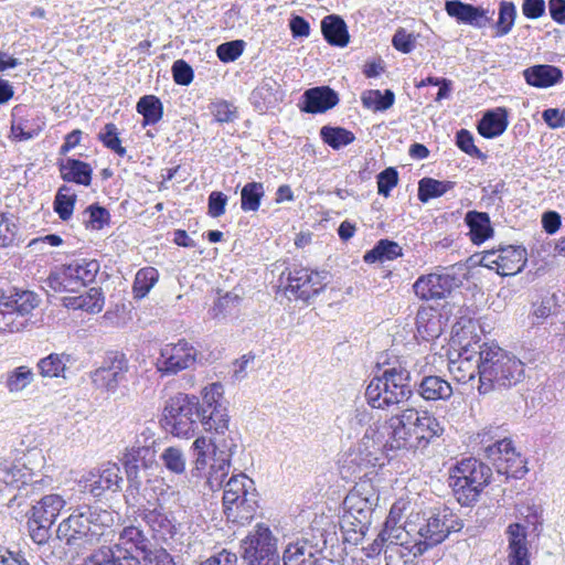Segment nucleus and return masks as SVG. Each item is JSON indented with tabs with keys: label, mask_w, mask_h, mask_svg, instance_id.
I'll list each match as a JSON object with an SVG mask.
<instances>
[{
	"label": "nucleus",
	"mask_w": 565,
	"mask_h": 565,
	"mask_svg": "<svg viewBox=\"0 0 565 565\" xmlns=\"http://www.w3.org/2000/svg\"><path fill=\"white\" fill-rule=\"evenodd\" d=\"M478 351L463 349L460 363L475 360L479 375L478 392L482 395L503 392L516 386L524 379V364L502 348L483 343Z\"/></svg>",
	"instance_id": "nucleus-1"
},
{
	"label": "nucleus",
	"mask_w": 565,
	"mask_h": 565,
	"mask_svg": "<svg viewBox=\"0 0 565 565\" xmlns=\"http://www.w3.org/2000/svg\"><path fill=\"white\" fill-rule=\"evenodd\" d=\"M57 526L56 537L70 551L82 554L90 550L114 523L113 513L96 505L82 504L71 509Z\"/></svg>",
	"instance_id": "nucleus-2"
},
{
	"label": "nucleus",
	"mask_w": 565,
	"mask_h": 565,
	"mask_svg": "<svg viewBox=\"0 0 565 565\" xmlns=\"http://www.w3.org/2000/svg\"><path fill=\"white\" fill-rule=\"evenodd\" d=\"M416 520H409L412 536L404 541L405 548L399 551L401 557H418L428 550L441 544L450 533L459 532L463 527L462 520L448 507L435 508L425 512L419 524V513Z\"/></svg>",
	"instance_id": "nucleus-3"
},
{
	"label": "nucleus",
	"mask_w": 565,
	"mask_h": 565,
	"mask_svg": "<svg viewBox=\"0 0 565 565\" xmlns=\"http://www.w3.org/2000/svg\"><path fill=\"white\" fill-rule=\"evenodd\" d=\"M492 478L491 468L475 457L463 458L449 469L448 484L462 507L476 504Z\"/></svg>",
	"instance_id": "nucleus-4"
},
{
	"label": "nucleus",
	"mask_w": 565,
	"mask_h": 565,
	"mask_svg": "<svg viewBox=\"0 0 565 565\" xmlns=\"http://www.w3.org/2000/svg\"><path fill=\"white\" fill-rule=\"evenodd\" d=\"M39 296L26 289H0V332H20L31 324L29 316L39 306Z\"/></svg>",
	"instance_id": "nucleus-5"
},
{
	"label": "nucleus",
	"mask_w": 565,
	"mask_h": 565,
	"mask_svg": "<svg viewBox=\"0 0 565 565\" xmlns=\"http://www.w3.org/2000/svg\"><path fill=\"white\" fill-rule=\"evenodd\" d=\"M163 428L175 437L189 438L200 426V399L179 393L167 402L161 419Z\"/></svg>",
	"instance_id": "nucleus-6"
},
{
	"label": "nucleus",
	"mask_w": 565,
	"mask_h": 565,
	"mask_svg": "<svg viewBox=\"0 0 565 565\" xmlns=\"http://www.w3.org/2000/svg\"><path fill=\"white\" fill-rule=\"evenodd\" d=\"M223 488V507L227 519L239 523L252 520L257 509L254 481L245 473H238L232 476Z\"/></svg>",
	"instance_id": "nucleus-7"
},
{
	"label": "nucleus",
	"mask_w": 565,
	"mask_h": 565,
	"mask_svg": "<svg viewBox=\"0 0 565 565\" xmlns=\"http://www.w3.org/2000/svg\"><path fill=\"white\" fill-rule=\"evenodd\" d=\"M278 539L270 527L257 523L241 542V555L246 565H281Z\"/></svg>",
	"instance_id": "nucleus-8"
},
{
	"label": "nucleus",
	"mask_w": 565,
	"mask_h": 565,
	"mask_svg": "<svg viewBox=\"0 0 565 565\" xmlns=\"http://www.w3.org/2000/svg\"><path fill=\"white\" fill-rule=\"evenodd\" d=\"M136 372L127 355L118 350L106 352L102 365L90 372L92 383L107 393H116Z\"/></svg>",
	"instance_id": "nucleus-9"
},
{
	"label": "nucleus",
	"mask_w": 565,
	"mask_h": 565,
	"mask_svg": "<svg viewBox=\"0 0 565 565\" xmlns=\"http://www.w3.org/2000/svg\"><path fill=\"white\" fill-rule=\"evenodd\" d=\"M222 395L223 386L220 383H213L202 391L200 425L206 431L224 433V430H228L230 416L227 408L220 403Z\"/></svg>",
	"instance_id": "nucleus-10"
},
{
	"label": "nucleus",
	"mask_w": 565,
	"mask_h": 565,
	"mask_svg": "<svg viewBox=\"0 0 565 565\" xmlns=\"http://www.w3.org/2000/svg\"><path fill=\"white\" fill-rule=\"evenodd\" d=\"M198 350L186 340L168 343L160 350L156 367L161 375H175L192 367L198 361Z\"/></svg>",
	"instance_id": "nucleus-11"
},
{
	"label": "nucleus",
	"mask_w": 565,
	"mask_h": 565,
	"mask_svg": "<svg viewBox=\"0 0 565 565\" xmlns=\"http://www.w3.org/2000/svg\"><path fill=\"white\" fill-rule=\"evenodd\" d=\"M327 279V271H313L303 267H295L287 273L285 290L297 299L309 301L326 288Z\"/></svg>",
	"instance_id": "nucleus-12"
},
{
	"label": "nucleus",
	"mask_w": 565,
	"mask_h": 565,
	"mask_svg": "<svg viewBox=\"0 0 565 565\" xmlns=\"http://www.w3.org/2000/svg\"><path fill=\"white\" fill-rule=\"evenodd\" d=\"M459 286L455 275L431 273L423 275L413 285L415 295L422 300H440L447 298Z\"/></svg>",
	"instance_id": "nucleus-13"
},
{
	"label": "nucleus",
	"mask_w": 565,
	"mask_h": 565,
	"mask_svg": "<svg viewBox=\"0 0 565 565\" xmlns=\"http://www.w3.org/2000/svg\"><path fill=\"white\" fill-rule=\"evenodd\" d=\"M402 508L398 504H393L390 510L388 516L384 523V527L379 533L377 539L374 541V544L385 545V553L388 551L399 553V551H404L405 545L404 541L408 540V536H412L409 530V520L405 522V524L397 525L401 519Z\"/></svg>",
	"instance_id": "nucleus-14"
},
{
	"label": "nucleus",
	"mask_w": 565,
	"mask_h": 565,
	"mask_svg": "<svg viewBox=\"0 0 565 565\" xmlns=\"http://www.w3.org/2000/svg\"><path fill=\"white\" fill-rule=\"evenodd\" d=\"M84 488L95 498L102 497L106 491L121 490L122 477L117 463L107 462L87 473Z\"/></svg>",
	"instance_id": "nucleus-15"
},
{
	"label": "nucleus",
	"mask_w": 565,
	"mask_h": 565,
	"mask_svg": "<svg viewBox=\"0 0 565 565\" xmlns=\"http://www.w3.org/2000/svg\"><path fill=\"white\" fill-rule=\"evenodd\" d=\"M407 408L402 411L399 414L391 416L386 422L385 426L390 430L388 438L384 445L386 450H412L418 449L417 440H414L415 433L413 425H408L406 418H408Z\"/></svg>",
	"instance_id": "nucleus-16"
},
{
	"label": "nucleus",
	"mask_w": 565,
	"mask_h": 565,
	"mask_svg": "<svg viewBox=\"0 0 565 565\" xmlns=\"http://www.w3.org/2000/svg\"><path fill=\"white\" fill-rule=\"evenodd\" d=\"M407 411L409 416L406 422L408 425H413L414 440H417L418 449L426 448L444 434V426L427 411L419 412L415 408H407Z\"/></svg>",
	"instance_id": "nucleus-17"
},
{
	"label": "nucleus",
	"mask_w": 565,
	"mask_h": 565,
	"mask_svg": "<svg viewBox=\"0 0 565 565\" xmlns=\"http://www.w3.org/2000/svg\"><path fill=\"white\" fill-rule=\"evenodd\" d=\"M121 546L130 545L139 555L142 561L148 564L159 555L160 552H164L166 548L159 546L156 541H152L147 534L136 525L125 526L119 534V543Z\"/></svg>",
	"instance_id": "nucleus-18"
},
{
	"label": "nucleus",
	"mask_w": 565,
	"mask_h": 565,
	"mask_svg": "<svg viewBox=\"0 0 565 565\" xmlns=\"http://www.w3.org/2000/svg\"><path fill=\"white\" fill-rule=\"evenodd\" d=\"M321 550L307 539L289 543L280 557L281 565H321Z\"/></svg>",
	"instance_id": "nucleus-19"
},
{
	"label": "nucleus",
	"mask_w": 565,
	"mask_h": 565,
	"mask_svg": "<svg viewBox=\"0 0 565 565\" xmlns=\"http://www.w3.org/2000/svg\"><path fill=\"white\" fill-rule=\"evenodd\" d=\"M299 104L300 110L307 114H322L337 106L339 96L329 86H317L305 90Z\"/></svg>",
	"instance_id": "nucleus-20"
},
{
	"label": "nucleus",
	"mask_w": 565,
	"mask_h": 565,
	"mask_svg": "<svg viewBox=\"0 0 565 565\" xmlns=\"http://www.w3.org/2000/svg\"><path fill=\"white\" fill-rule=\"evenodd\" d=\"M139 515L153 533L171 536L175 534L172 512L167 511L158 499L153 503L148 501V504L140 509Z\"/></svg>",
	"instance_id": "nucleus-21"
},
{
	"label": "nucleus",
	"mask_w": 565,
	"mask_h": 565,
	"mask_svg": "<svg viewBox=\"0 0 565 565\" xmlns=\"http://www.w3.org/2000/svg\"><path fill=\"white\" fill-rule=\"evenodd\" d=\"M83 565H141V563L128 548L114 544L99 547L85 559Z\"/></svg>",
	"instance_id": "nucleus-22"
},
{
	"label": "nucleus",
	"mask_w": 565,
	"mask_h": 565,
	"mask_svg": "<svg viewBox=\"0 0 565 565\" xmlns=\"http://www.w3.org/2000/svg\"><path fill=\"white\" fill-rule=\"evenodd\" d=\"M445 10L448 15L455 18L459 23L476 28H483L490 21V18L486 15V10L460 0L446 1Z\"/></svg>",
	"instance_id": "nucleus-23"
},
{
	"label": "nucleus",
	"mask_w": 565,
	"mask_h": 565,
	"mask_svg": "<svg viewBox=\"0 0 565 565\" xmlns=\"http://www.w3.org/2000/svg\"><path fill=\"white\" fill-rule=\"evenodd\" d=\"M480 444L483 446L484 457L498 468L499 462H503L507 457L514 456L515 448L511 439L504 437L501 439H494L491 430H483L478 434Z\"/></svg>",
	"instance_id": "nucleus-24"
},
{
	"label": "nucleus",
	"mask_w": 565,
	"mask_h": 565,
	"mask_svg": "<svg viewBox=\"0 0 565 565\" xmlns=\"http://www.w3.org/2000/svg\"><path fill=\"white\" fill-rule=\"evenodd\" d=\"M365 398L367 404L376 409H390L399 404L387 386V379H383L382 375L375 376L370 381L365 390Z\"/></svg>",
	"instance_id": "nucleus-25"
},
{
	"label": "nucleus",
	"mask_w": 565,
	"mask_h": 565,
	"mask_svg": "<svg viewBox=\"0 0 565 565\" xmlns=\"http://www.w3.org/2000/svg\"><path fill=\"white\" fill-rule=\"evenodd\" d=\"M416 393L427 402L447 401L452 395V386L437 375H426L415 386Z\"/></svg>",
	"instance_id": "nucleus-26"
},
{
	"label": "nucleus",
	"mask_w": 565,
	"mask_h": 565,
	"mask_svg": "<svg viewBox=\"0 0 565 565\" xmlns=\"http://www.w3.org/2000/svg\"><path fill=\"white\" fill-rule=\"evenodd\" d=\"M99 268V263L96 259L86 258L74 259L63 267L64 275L73 280L78 290L95 280Z\"/></svg>",
	"instance_id": "nucleus-27"
},
{
	"label": "nucleus",
	"mask_w": 565,
	"mask_h": 565,
	"mask_svg": "<svg viewBox=\"0 0 565 565\" xmlns=\"http://www.w3.org/2000/svg\"><path fill=\"white\" fill-rule=\"evenodd\" d=\"M383 379H387V386L397 398L398 403H403L413 395L411 385V372L402 365L385 369L382 374Z\"/></svg>",
	"instance_id": "nucleus-28"
},
{
	"label": "nucleus",
	"mask_w": 565,
	"mask_h": 565,
	"mask_svg": "<svg viewBox=\"0 0 565 565\" xmlns=\"http://www.w3.org/2000/svg\"><path fill=\"white\" fill-rule=\"evenodd\" d=\"M499 249V268L501 276H512L520 273L526 264V250L522 246L509 245Z\"/></svg>",
	"instance_id": "nucleus-29"
},
{
	"label": "nucleus",
	"mask_w": 565,
	"mask_h": 565,
	"mask_svg": "<svg viewBox=\"0 0 565 565\" xmlns=\"http://www.w3.org/2000/svg\"><path fill=\"white\" fill-rule=\"evenodd\" d=\"M526 83L539 88L551 87L563 79L561 68L548 64L530 66L523 71Z\"/></svg>",
	"instance_id": "nucleus-30"
},
{
	"label": "nucleus",
	"mask_w": 565,
	"mask_h": 565,
	"mask_svg": "<svg viewBox=\"0 0 565 565\" xmlns=\"http://www.w3.org/2000/svg\"><path fill=\"white\" fill-rule=\"evenodd\" d=\"M508 125L507 109L498 107L483 114L482 118L478 121L477 129L482 137L492 139L501 136L505 131Z\"/></svg>",
	"instance_id": "nucleus-31"
},
{
	"label": "nucleus",
	"mask_w": 565,
	"mask_h": 565,
	"mask_svg": "<svg viewBox=\"0 0 565 565\" xmlns=\"http://www.w3.org/2000/svg\"><path fill=\"white\" fill-rule=\"evenodd\" d=\"M65 505L66 501L62 495L46 494L32 505L31 516L46 524H53Z\"/></svg>",
	"instance_id": "nucleus-32"
},
{
	"label": "nucleus",
	"mask_w": 565,
	"mask_h": 565,
	"mask_svg": "<svg viewBox=\"0 0 565 565\" xmlns=\"http://www.w3.org/2000/svg\"><path fill=\"white\" fill-rule=\"evenodd\" d=\"M58 170L61 178L66 182H74L85 186H88L92 182V167L78 159L66 158L58 163Z\"/></svg>",
	"instance_id": "nucleus-33"
},
{
	"label": "nucleus",
	"mask_w": 565,
	"mask_h": 565,
	"mask_svg": "<svg viewBox=\"0 0 565 565\" xmlns=\"http://www.w3.org/2000/svg\"><path fill=\"white\" fill-rule=\"evenodd\" d=\"M284 97L280 84L273 77H264L262 83L252 92L250 99L259 110L266 109Z\"/></svg>",
	"instance_id": "nucleus-34"
},
{
	"label": "nucleus",
	"mask_w": 565,
	"mask_h": 565,
	"mask_svg": "<svg viewBox=\"0 0 565 565\" xmlns=\"http://www.w3.org/2000/svg\"><path fill=\"white\" fill-rule=\"evenodd\" d=\"M321 32L330 45L344 47L349 43L348 26L340 15L330 14L324 17L321 21Z\"/></svg>",
	"instance_id": "nucleus-35"
},
{
	"label": "nucleus",
	"mask_w": 565,
	"mask_h": 565,
	"mask_svg": "<svg viewBox=\"0 0 565 565\" xmlns=\"http://www.w3.org/2000/svg\"><path fill=\"white\" fill-rule=\"evenodd\" d=\"M75 360L67 353H51L39 360L36 369L39 374L44 379L63 377L66 379L65 372L67 364Z\"/></svg>",
	"instance_id": "nucleus-36"
},
{
	"label": "nucleus",
	"mask_w": 565,
	"mask_h": 565,
	"mask_svg": "<svg viewBox=\"0 0 565 565\" xmlns=\"http://www.w3.org/2000/svg\"><path fill=\"white\" fill-rule=\"evenodd\" d=\"M564 299V292H553L543 297L540 301L534 302L531 310V317L533 318L532 324L540 326L547 320V318L557 316Z\"/></svg>",
	"instance_id": "nucleus-37"
},
{
	"label": "nucleus",
	"mask_w": 565,
	"mask_h": 565,
	"mask_svg": "<svg viewBox=\"0 0 565 565\" xmlns=\"http://www.w3.org/2000/svg\"><path fill=\"white\" fill-rule=\"evenodd\" d=\"M465 223L469 227V235L475 244L483 243L493 234L489 214L486 212H467Z\"/></svg>",
	"instance_id": "nucleus-38"
},
{
	"label": "nucleus",
	"mask_w": 565,
	"mask_h": 565,
	"mask_svg": "<svg viewBox=\"0 0 565 565\" xmlns=\"http://www.w3.org/2000/svg\"><path fill=\"white\" fill-rule=\"evenodd\" d=\"M156 454L154 447L134 441L125 449L121 460L135 463L142 469H150L156 463Z\"/></svg>",
	"instance_id": "nucleus-39"
},
{
	"label": "nucleus",
	"mask_w": 565,
	"mask_h": 565,
	"mask_svg": "<svg viewBox=\"0 0 565 565\" xmlns=\"http://www.w3.org/2000/svg\"><path fill=\"white\" fill-rule=\"evenodd\" d=\"M210 448H212V459H224L226 463L231 465L232 457L237 449L236 439L230 431L214 433L213 437L207 440Z\"/></svg>",
	"instance_id": "nucleus-40"
},
{
	"label": "nucleus",
	"mask_w": 565,
	"mask_h": 565,
	"mask_svg": "<svg viewBox=\"0 0 565 565\" xmlns=\"http://www.w3.org/2000/svg\"><path fill=\"white\" fill-rule=\"evenodd\" d=\"M136 110L142 116V127L156 125L163 116V104L154 95H145L137 102Z\"/></svg>",
	"instance_id": "nucleus-41"
},
{
	"label": "nucleus",
	"mask_w": 565,
	"mask_h": 565,
	"mask_svg": "<svg viewBox=\"0 0 565 565\" xmlns=\"http://www.w3.org/2000/svg\"><path fill=\"white\" fill-rule=\"evenodd\" d=\"M192 448L194 450V461L188 480L190 483L196 486L203 477L206 478L204 470L207 465L206 458L210 450V444H207V439L205 437H199L192 444Z\"/></svg>",
	"instance_id": "nucleus-42"
},
{
	"label": "nucleus",
	"mask_w": 565,
	"mask_h": 565,
	"mask_svg": "<svg viewBox=\"0 0 565 565\" xmlns=\"http://www.w3.org/2000/svg\"><path fill=\"white\" fill-rule=\"evenodd\" d=\"M379 497L374 493L367 495L366 491H364V486L355 487L344 499V508L345 510L359 512L364 510L369 511L370 514H373L374 507Z\"/></svg>",
	"instance_id": "nucleus-43"
},
{
	"label": "nucleus",
	"mask_w": 565,
	"mask_h": 565,
	"mask_svg": "<svg viewBox=\"0 0 565 565\" xmlns=\"http://www.w3.org/2000/svg\"><path fill=\"white\" fill-rule=\"evenodd\" d=\"M399 256H402V247L394 241L383 238L364 254L363 259L367 264H374L376 262L393 260Z\"/></svg>",
	"instance_id": "nucleus-44"
},
{
	"label": "nucleus",
	"mask_w": 565,
	"mask_h": 565,
	"mask_svg": "<svg viewBox=\"0 0 565 565\" xmlns=\"http://www.w3.org/2000/svg\"><path fill=\"white\" fill-rule=\"evenodd\" d=\"M43 486V479L33 480L31 473L28 472L26 477L22 478L20 483L17 484V492L9 500L8 507L11 508L14 503L20 507L25 499H32L34 501L35 497L41 494Z\"/></svg>",
	"instance_id": "nucleus-45"
},
{
	"label": "nucleus",
	"mask_w": 565,
	"mask_h": 565,
	"mask_svg": "<svg viewBox=\"0 0 565 565\" xmlns=\"http://www.w3.org/2000/svg\"><path fill=\"white\" fill-rule=\"evenodd\" d=\"M455 186L454 181H439L433 178H423L418 182V200L427 203L431 199L440 198Z\"/></svg>",
	"instance_id": "nucleus-46"
},
{
	"label": "nucleus",
	"mask_w": 565,
	"mask_h": 565,
	"mask_svg": "<svg viewBox=\"0 0 565 565\" xmlns=\"http://www.w3.org/2000/svg\"><path fill=\"white\" fill-rule=\"evenodd\" d=\"M76 199V194L70 186L63 184L58 188L54 198L53 210L62 221H67L73 215Z\"/></svg>",
	"instance_id": "nucleus-47"
},
{
	"label": "nucleus",
	"mask_w": 565,
	"mask_h": 565,
	"mask_svg": "<svg viewBox=\"0 0 565 565\" xmlns=\"http://www.w3.org/2000/svg\"><path fill=\"white\" fill-rule=\"evenodd\" d=\"M320 137L332 149H340L354 141L355 136L352 131L342 127L323 126L320 129Z\"/></svg>",
	"instance_id": "nucleus-48"
},
{
	"label": "nucleus",
	"mask_w": 565,
	"mask_h": 565,
	"mask_svg": "<svg viewBox=\"0 0 565 565\" xmlns=\"http://www.w3.org/2000/svg\"><path fill=\"white\" fill-rule=\"evenodd\" d=\"M361 99L364 107L374 111H384L393 106L395 95L391 89H385L384 93L370 89L363 93Z\"/></svg>",
	"instance_id": "nucleus-49"
},
{
	"label": "nucleus",
	"mask_w": 565,
	"mask_h": 565,
	"mask_svg": "<svg viewBox=\"0 0 565 565\" xmlns=\"http://www.w3.org/2000/svg\"><path fill=\"white\" fill-rule=\"evenodd\" d=\"M265 195L264 185L260 182L246 183L241 191V209L244 212H255L259 209Z\"/></svg>",
	"instance_id": "nucleus-50"
},
{
	"label": "nucleus",
	"mask_w": 565,
	"mask_h": 565,
	"mask_svg": "<svg viewBox=\"0 0 565 565\" xmlns=\"http://www.w3.org/2000/svg\"><path fill=\"white\" fill-rule=\"evenodd\" d=\"M163 467L173 475H183L186 469V456L175 446L167 447L160 455Z\"/></svg>",
	"instance_id": "nucleus-51"
},
{
	"label": "nucleus",
	"mask_w": 565,
	"mask_h": 565,
	"mask_svg": "<svg viewBox=\"0 0 565 565\" xmlns=\"http://www.w3.org/2000/svg\"><path fill=\"white\" fill-rule=\"evenodd\" d=\"M159 279V273L153 267H145L137 271L132 290L135 298H145L151 288L157 284Z\"/></svg>",
	"instance_id": "nucleus-52"
},
{
	"label": "nucleus",
	"mask_w": 565,
	"mask_h": 565,
	"mask_svg": "<svg viewBox=\"0 0 565 565\" xmlns=\"http://www.w3.org/2000/svg\"><path fill=\"white\" fill-rule=\"evenodd\" d=\"M18 217L11 213L0 212V247H9L18 241Z\"/></svg>",
	"instance_id": "nucleus-53"
},
{
	"label": "nucleus",
	"mask_w": 565,
	"mask_h": 565,
	"mask_svg": "<svg viewBox=\"0 0 565 565\" xmlns=\"http://www.w3.org/2000/svg\"><path fill=\"white\" fill-rule=\"evenodd\" d=\"M35 374L25 365L12 370L7 375L6 386L10 393L23 391L34 380Z\"/></svg>",
	"instance_id": "nucleus-54"
},
{
	"label": "nucleus",
	"mask_w": 565,
	"mask_h": 565,
	"mask_svg": "<svg viewBox=\"0 0 565 565\" xmlns=\"http://www.w3.org/2000/svg\"><path fill=\"white\" fill-rule=\"evenodd\" d=\"M231 465L224 459H212L209 472L206 473L205 484L210 490L216 491L224 487V480L227 477Z\"/></svg>",
	"instance_id": "nucleus-55"
},
{
	"label": "nucleus",
	"mask_w": 565,
	"mask_h": 565,
	"mask_svg": "<svg viewBox=\"0 0 565 565\" xmlns=\"http://www.w3.org/2000/svg\"><path fill=\"white\" fill-rule=\"evenodd\" d=\"M495 470L499 475L507 476V478L521 479L527 472L526 461L515 450L514 456L507 457L503 462H499Z\"/></svg>",
	"instance_id": "nucleus-56"
},
{
	"label": "nucleus",
	"mask_w": 565,
	"mask_h": 565,
	"mask_svg": "<svg viewBox=\"0 0 565 565\" xmlns=\"http://www.w3.org/2000/svg\"><path fill=\"white\" fill-rule=\"evenodd\" d=\"M516 18V9L513 2L501 1L499 8V18L497 21V36H503L508 34Z\"/></svg>",
	"instance_id": "nucleus-57"
},
{
	"label": "nucleus",
	"mask_w": 565,
	"mask_h": 565,
	"mask_svg": "<svg viewBox=\"0 0 565 565\" xmlns=\"http://www.w3.org/2000/svg\"><path fill=\"white\" fill-rule=\"evenodd\" d=\"M98 139L106 148L113 150L118 156L124 157L126 154V148L121 146L118 128L115 124H106L104 128L98 132Z\"/></svg>",
	"instance_id": "nucleus-58"
},
{
	"label": "nucleus",
	"mask_w": 565,
	"mask_h": 565,
	"mask_svg": "<svg viewBox=\"0 0 565 565\" xmlns=\"http://www.w3.org/2000/svg\"><path fill=\"white\" fill-rule=\"evenodd\" d=\"M210 110L215 121L220 124L234 122L238 118L237 107L224 99L211 103Z\"/></svg>",
	"instance_id": "nucleus-59"
},
{
	"label": "nucleus",
	"mask_w": 565,
	"mask_h": 565,
	"mask_svg": "<svg viewBox=\"0 0 565 565\" xmlns=\"http://www.w3.org/2000/svg\"><path fill=\"white\" fill-rule=\"evenodd\" d=\"M84 214L88 215L87 220H84V224L87 228L102 230L105 225L109 224L110 214L108 210L97 203L90 204L84 211Z\"/></svg>",
	"instance_id": "nucleus-60"
},
{
	"label": "nucleus",
	"mask_w": 565,
	"mask_h": 565,
	"mask_svg": "<svg viewBox=\"0 0 565 565\" xmlns=\"http://www.w3.org/2000/svg\"><path fill=\"white\" fill-rule=\"evenodd\" d=\"M241 301L238 295L234 292H226L224 296L218 297L213 307L209 310L212 318L216 319L226 316L232 309L236 308Z\"/></svg>",
	"instance_id": "nucleus-61"
},
{
	"label": "nucleus",
	"mask_w": 565,
	"mask_h": 565,
	"mask_svg": "<svg viewBox=\"0 0 565 565\" xmlns=\"http://www.w3.org/2000/svg\"><path fill=\"white\" fill-rule=\"evenodd\" d=\"M428 311L423 309L417 312L416 324L418 333L426 340L439 334V318L428 319Z\"/></svg>",
	"instance_id": "nucleus-62"
},
{
	"label": "nucleus",
	"mask_w": 565,
	"mask_h": 565,
	"mask_svg": "<svg viewBox=\"0 0 565 565\" xmlns=\"http://www.w3.org/2000/svg\"><path fill=\"white\" fill-rule=\"evenodd\" d=\"M244 46L243 40L228 41L217 46L216 55L222 62H234L243 54Z\"/></svg>",
	"instance_id": "nucleus-63"
},
{
	"label": "nucleus",
	"mask_w": 565,
	"mask_h": 565,
	"mask_svg": "<svg viewBox=\"0 0 565 565\" xmlns=\"http://www.w3.org/2000/svg\"><path fill=\"white\" fill-rule=\"evenodd\" d=\"M456 145L458 148L470 157L486 159L487 156L475 146L473 136L467 129H460L456 135Z\"/></svg>",
	"instance_id": "nucleus-64"
}]
</instances>
